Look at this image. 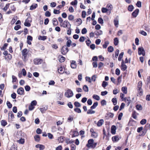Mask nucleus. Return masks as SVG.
<instances>
[{
  "mask_svg": "<svg viewBox=\"0 0 150 150\" xmlns=\"http://www.w3.org/2000/svg\"><path fill=\"white\" fill-rule=\"evenodd\" d=\"M113 8L112 6L110 4H108L106 8H104V13H106V14L109 15L111 13V11Z\"/></svg>",
  "mask_w": 150,
  "mask_h": 150,
  "instance_id": "obj_1",
  "label": "nucleus"
},
{
  "mask_svg": "<svg viewBox=\"0 0 150 150\" xmlns=\"http://www.w3.org/2000/svg\"><path fill=\"white\" fill-rule=\"evenodd\" d=\"M94 140L93 139H89L88 142L86 146L89 148H94L97 145V143H94Z\"/></svg>",
  "mask_w": 150,
  "mask_h": 150,
  "instance_id": "obj_2",
  "label": "nucleus"
},
{
  "mask_svg": "<svg viewBox=\"0 0 150 150\" xmlns=\"http://www.w3.org/2000/svg\"><path fill=\"white\" fill-rule=\"evenodd\" d=\"M28 53V50L26 48L24 49L22 51V59L23 61L25 62H26L28 59H27Z\"/></svg>",
  "mask_w": 150,
  "mask_h": 150,
  "instance_id": "obj_3",
  "label": "nucleus"
},
{
  "mask_svg": "<svg viewBox=\"0 0 150 150\" xmlns=\"http://www.w3.org/2000/svg\"><path fill=\"white\" fill-rule=\"evenodd\" d=\"M64 95L67 98H70L73 96L74 94L71 89H68L65 92Z\"/></svg>",
  "mask_w": 150,
  "mask_h": 150,
  "instance_id": "obj_4",
  "label": "nucleus"
},
{
  "mask_svg": "<svg viewBox=\"0 0 150 150\" xmlns=\"http://www.w3.org/2000/svg\"><path fill=\"white\" fill-rule=\"evenodd\" d=\"M69 50L67 47L65 46H63L61 49V52L63 55H65L68 51Z\"/></svg>",
  "mask_w": 150,
  "mask_h": 150,
  "instance_id": "obj_5",
  "label": "nucleus"
},
{
  "mask_svg": "<svg viewBox=\"0 0 150 150\" xmlns=\"http://www.w3.org/2000/svg\"><path fill=\"white\" fill-rule=\"evenodd\" d=\"M60 25L61 26L64 28H68V27H69V26H71V25L70 23L67 20L64 21L63 23H61Z\"/></svg>",
  "mask_w": 150,
  "mask_h": 150,
  "instance_id": "obj_6",
  "label": "nucleus"
},
{
  "mask_svg": "<svg viewBox=\"0 0 150 150\" xmlns=\"http://www.w3.org/2000/svg\"><path fill=\"white\" fill-rule=\"evenodd\" d=\"M138 50V53L139 55L142 54L143 56L145 55V51L143 47H139Z\"/></svg>",
  "mask_w": 150,
  "mask_h": 150,
  "instance_id": "obj_7",
  "label": "nucleus"
},
{
  "mask_svg": "<svg viewBox=\"0 0 150 150\" xmlns=\"http://www.w3.org/2000/svg\"><path fill=\"white\" fill-rule=\"evenodd\" d=\"M43 60L42 59H35L34 60V62L35 64L39 65L42 63Z\"/></svg>",
  "mask_w": 150,
  "mask_h": 150,
  "instance_id": "obj_8",
  "label": "nucleus"
},
{
  "mask_svg": "<svg viewBox=\"0 0 150 150\" xmlns=\"http://www.w3.org/2000/svg\"><path fill=\"white\" fill-rule=\"evenodd\" d=\"M17 92L20 95H23L24 92V90L22 87H21L18 89Z\"/></svg>",
  "mask_w": 150,
  "mask_h": 150,
  "instance_id": "obj_9",
  "label": "nucleus"
},
{
  "mask_svg": "<svg viewBox=\"0 0 150 150\" xmlns=\"http://www.w3.org/2000/svg\"><path fill=\"white\" fill-rule=\"evenodd\" d=\"M127 68V66L125 64L123 60H122L121 63V69L123 71H125Z\"/></svg>",
  "mask_w": 150,
  "mask_h": 150,
  "instance_id": "obj_10",
  "label": "nucleus"
},
{
  "mask_svg": "<svg viewBox=\"0 0 150 150\" xmlns=\"http://www.w3.org/2000/svg\"><path fill=\"white\" fill-rule=\"evenodd\" d=\"M124 100L125 102L127 103L128 106L129 105L131 102V100L129 97L125 98H124Z\"/></svg>",
  "mask_w": 150,
  "mask_h": 150,
  "instance_id": "obj_11",
  "label": "nucleus"
},
{
  "mask_svg": "<svg viewBox=\"0 0 150 150\" xmlns=\"http://www.w3.org/2000/svg\"><path fill=\"white\" fill-rule=\"evenodd\" d=\"M116 127L115 126L112 125L111 127V133L113 134H114L116 133Z\"/></svg>",
  "mask_w": 150,
  "mask_h": 150,
  "instance_id": "obj_12",
  "label": "nucleus"
},
{
  "mask_svg": "<svg viewBox=\"0 0 150 150\" xmlns=\"http://www.w3.org/2000/svg\"><path fill=\"white\" fill-rule=\"evenodd\" d=\"M139 12V10L138 9H137L132 13V16L134 17H136L137 15H138Z\"/></svg>",
  "mask_w": 150,
  "mask_h": 150,
  "instance_id": "obj_13",
  "label": "nucleus"
},
{
  "mask_svg": "<svg viewBox=\"0 0 150 150\" xmlns=\"http://www.w3.org/2000/svg\"><path fill=\"white\" fill-rule=\"evenodd\" d=\"M76 62L74 61H72L71 63V67L73 69H75L76 67Z\"/></svg>",
  "mask_w": 150,
  "mask_h": 150,
  "instance_id": "obj_14",
  "label": "nucleus"
},
{
  "mask_svg": "<svg viewBox=\"0 0 150 150\" xmlns=\"http://www.w3.org/2000/svg\"><path fill=\"white\" fill-rule=\"evenodd\" d=\"M142 83L141 81H139L138 84V88H139V90L140 91L141 93H142L141 90L142 89L141 88L142 86Z\"/></svg>",
  "mask_w": 150,
  "mask_h": 150,
  "instance_id": "obj_15",
  "label": "nucleus"
},
{
  "mask_svg": "<svg viewBox=\"0 0 150 150\" xmlns=\"http://www.w3.org/2000/svg\"><path fill=\"white\" fill-rule=\"evenodd\" d=\"M47 38V37L45 36L40 35L38 37V39L39 40H45Z\"/></svg>",
  "mask_w": 150,
  "mask_h": 150,
  "instance_id": "obj_16",
  "label": "nucleus"
},
{
  "mask_svg": "<svg viewBox=\"0 0 150 150\" xmlns=\"http://www.w3.org/2000/svg\"><path fill=\"white\" fill-rule=\"evenodd\" d=\"M103 123V120L100 119L99 120L97 123V126L98 127H100L102 125Z\"/></svg>",
  "mask_w": 150,
  "mask_h": 150,
  "instance_id": "obj_17",
  "label": "nucleus"
},
{
  "mask_svg": "<svg viewBox=\"0 0 150 150\" xmlns=\"http://www.w3.org/2000/svg\"><path fill=\"white\" fill-rule=\"evenodd\" d=\"M38 6V5L36 4H33L30 6V10H33L35 9Z\"/></svg>",
  "mask_w": 150,
  "mask_h": 150,
  "instance_id": "obj_18",
  "label": "nucleus"
},
{
  "mask_svg": "<svg viewBox=\"0 0 150 150\" xmlns=\"http://www.w3.org/2000/svg\"><path fill=\"white\" fill-rule=\"evenodd\" d=\"M53 24L54 26H56L58 24L57 19L56 18H54L52 19Z\"/></svg>",
  "mask_w": 150,
  "mask_h": 150,
  "instance_id": "obj_19",
  "label": "nucleus"
},
{
  "mask_svg": "<svg viewBox=\"0 0 150 150\" xmlns=\"http://www.w3.org/2000/svg\"><path fill=\"white\" fill-rule=\"evenodd\" d=\"M112 102L114 105H116L117 103V98L115 97L113 98L112 99Z\"/></svg>",
  "mask_w": 150,
  "mask_h": 150,
  "instance_id": "obj_20",
  "label": "nucleus"
},
{
  "mask_svg": "<svg viewBox=\"0 0 150 150\" xmlns=\"http://www.w3.org/2000/svg\"><path fill=\"white\" fill-rule=\"evenodd\" d=\"M47 109V107H45L42 108H40V110L42 113H44L45 111Z\"/></svg>",
  "mask_w": 150,
  "mask_h": 150,
  "instance_id": "obj_21",
  "label": "nucleus"
},
{
  "mask_svg": "<svg viewBox=\"0 0 150 150\" xmlns=\"http://www.w3.org/2000/svg\"><path fill=\"white\" fill-rule=\"evenodd\" d=\"M108 51L109 52H112L114 50L113 47L111 46H109L107 49Z\"/></svg>",
  "mask_w": 150,
  "mask_h": 150,
  "instance_id": "obj_22",
  "label": "nucleus"
},
{
  "mask_svg": "<svg viewBox=\"0 0 150 150\" xmlns=\"http://www.w3.org/2000/svg\"><path fill=\"white\" fill-rule=\"evenodd\" d=\"M119 43V40L117 38H115L114 39V44L115 45H117Z\"/></svg>",
  "mask_w": 150,
  "mask_h": 150,
  "instance_id": "obj_23",
  "label": "nucleus"
},
{
  "mask_svg": "<svg viewBox=\"0 0 150 150\" xmlns=\"http://www.w3.org/2000/svg\"><path fill=\"white\" fill-rule=\"evenodd\" d=\"M122 91L125 94H127V88L126 87H123L122 88Z\"/></svg>",
  "mask_w": 150,
  "mask_h": 150,
  "instance_id": "obj_24",
  "label": "nucleus"
},
{
  "mask_svg": "<svg viewBox=\"0 0 150 150\" xmlns=\"http://www.w3.org/2000/svg\"><path fill=\"white\" fill-rule=\"evenodd\" d=\"M5 58L6 60H10L12 58V56L11 54H8L7 55H6V56H5Z\"/></svg>",
  "mask_w": 150,
  "mask_h": 150,
  "instance_id": "obj_25",
  "label": "nucleus"
},
{
  "mask_svg": "<svg viewBox=\"0 0 150 150\" xmlns=\"http://www.w3.org/2000/svg\"><path fill=\"white\" fill-rule=\"evenodd\" d=\"M58 71L59 73L60 74H62L64 72L63 68L62 67H61L60 68H59L58 69Z\"/></svg>",
  "mask_w": 150,
  "mask_h": 150,
  "instance_id": "obj_26",
  "label": "nucleus"
},
{
  "mask_svg": "<svg viewBox=\"0 0 150 150\" xmlns=\"http://www.w3.org/2000/svg\"><path fill=\"white\" fill-rule=\"evenodd\" d=\"M92 97L94 99L97 100H100V97L98 95L94 94L93 96Z\"/></svg>",
  "mask_w": 150,
  "mask_h": 150,
  "instance_id": "obj_27",
  "label": "nucleus"
},
{
  "mask_svg": "<svg viewBox=\"0 0 150 150\" xmlns=\"http://www.w3.org/2000/svg\"><path fill=\"white\" fill-rule=\"evenodd\" d=\"M98 105V103L96 102L94 103L93 105L91 107V109H94Z\"/></svg>",
  "mask_w": 150,
  "mask_h": 150,
  "instance_id": "obj_28",
  "label": "nucleus"
},
{
  "mask_svg": "<svg viewBox=\"0 0 150 150\" xmlns=\"http://www.w3.org/2000/svg\"><path fill=\"white\" fill-rule=\"evenodd\" d=\"M112 139L113 142H117L119 140V138L118 136H115L112 137Z\"/></svg>",
  "mask_w": 150,
  "mask_h": 150,
  "instance_id": "obj_29",
  "label": "nucleus"
},
{
  "mask_svg": "<svg viewBox=\"0 0 150 150\" xmlns=\"http://www.w3.org/2000/svg\"><path fill=\"white\" fill-rule=\"evenodd\" d=\"M72 42L70 40H68L66 43V45L67 47H69L70 46Z\"/></svg>",
  "mask_w": 150,
  "mask_h": 150,
  "instance_id": "obj_30",
  "label": "nucleus"
},
{
  "mask_svg": "<svg viewBox=\"0 0 150 150\" xmlns=\"http://www.w3.org/2000/svg\"><path fill=\"white\" fill-rule=\"evenodd\" d=\"M93 109H91L88 110L87 112V114H94L95 112L94 110H92Z\"/></svg>",
  "mask_w": 150,
  "mask_h": 150,
  "instance_id": "obj_31",
  "label": "nucleus"
},
{
  "mask_svg": "<svg viewBox=\"0 0 150 150\" xmlns=\"http://www.w3.org/2000/svg\"><path fill=\"white\" fill-rule=\"evenodd\" d=\"M34 139L36 141L38 142L40 141V137L39 135H36L35 136H34Z\"/></svg>",
  "mask_w": 150,
  "mask_h": 150,
  "instance_id": "obj_32",
  "label": "nucleus"
},
{
  "mask_svg": "<svg viewBox=\"0 0 150 150\" xmlns=\"http://www.w3.org/2000/svg\"><path fill=\"white\" fill-rule=\"evenodd\" d=\"M73 133V134L72 135V137L77 136L79 134L78 132L77 131H74Z\"/></svg>",
  "mask_w": 150,
  "mask_h": 150,
  "instance_id": "obj_33",
  "label": "nucleus"
},
{
  "mask_svg": "<svg viewBox=\"0 0 150 150\" xmlns=\"http://www.w3.org/2000/svg\"><path fill=\"white\" fill-rule=\"evenodd\" d=\"M134 9V7L132 5H130L128 6V10L129 11H132Z\"/></svg>",
  "mask_w": 150,
  "mask_h": 150,
  "instance_id": "obj_34",
  "label": "nucleus"
},
{
  "mask_svg": "<svg viewBox=\"0 0 150 150\" xmlns=\"http://www.w3.org/2000/svg\"><path fill=\"white\" fill-rule=\"evenodd\" d=\"M124 54V52H121L119 55L118 57V60L120 61L122 59L123 57Z\"/></svg>",
  "mask_w": 150,
  "mask_h": 150,
  "instance_id": "obj_35",
  "label": "nucleus"
},
{
  "mask_svg": "<svg viewBox=\"0 0 150 150\" xmlns=\"http://www.w3.org/2000/svg\"><path fill=\"white\" fill-rule=\"evenodd\" d=\"M74 119V116L72 115L69 116V117L68 118V121L69 122H71Z\"/></svg>",
  "mask_w": 150,
  "mask_h": 150,
  "instance_id": "obj_36",
  "label": "nucleus"
},
{
  "mask_svg": "<svg viewBox=\"0 0 150 150\" xmlns=\"http://www.w3.org/2000/svg\"><path fill=\"white\" fill-rule=\"evenodd\" d=\"M83 89L85 91L88 92V88L86 85H84L83 87Z\"/></svg>",
  "mask_w": 150,
  "mask_h": 150,
  "instance_id": "obj_37",
  "label": "nucleus"
},
{
  "mask_svg": "<svg viewBox=\"0 0 150 150\" xmlns=\"http://www.w3.org/2000/svg\"><path fill=\"white\" fill-rule=\"evenodd\" d=\"M59 56H61V57L59 59V61L61 62H64L65 60V58L62 55H60Z\"/></svg>",
  "mask_w": 150,
  "mask_h": 150,
  "instance_id": "obj_38",
  "label": "nucleus"
},
{
  "mask_svg": "<svg viewBox=\"0 0 150 150\" xmlns=\"http://www.w3.org/2000/svg\"><path fill=\"white\" fill-rule=\"evenodd\" d=\"M95 34L96 35H99L102 34V31L99 30V31H95L94 32Z\"/></svg>",
  "mask_w": 150,
  "mask_h": 150,
  "instance_id": "obj_39",
  "label": "nucleus"
},
{
  "mask_svg": "<svg viewBox=\"0 0 150 150\" xmlns=\"http://www.w3.org/2000/svg\"><path fill=\"white\" fill-rule=\"evenodd\" d=\"M74 105L76 107H79L81 106V105L78 102H75L74 103Z\"/></svg>",
  "mask_w": 150,
  "mask_h": 150,
  "instance_id": "obj_40",
  "label": "nucleus"
},
{
  "mask_svg": "<svg viewBox=\"0 0 150 150\" xmlns=\"http://www.w3.org/2000/svg\"><path fill=\"white\" fill-rule=\"evenodd\" d=\"M114 22L115 25L116 27H118V21L117 19H114Z\"/></svg>",
  "mask_w": 150,
  "mask_h": 150,
  "instance_id": "obj_41",
  "label": "nucleus"
},
{
  "mask_svg": "<svg viewBox=\"0 0 150 150\" xmlns=\"http://www.w3.org/2000/svg\"><path fill=\"white\" fill-rule=\"evenodd\" d=\"M1 125L4 126H5L7 124V122L5 120H3L1 121Z\"/></svg>",
  "mask_w": 150,
  "mask_h": 150,
  "instance_id": "obj_42",
  "label": "nucleus"
},
{
  "mask_svg": "<svg viewBox=\"0 0 150 150\" xmlns=\"http://www.w3.org/2000/svg\"><path fill=\"white\" fill-rule=\"evenodd\" d=\"M146 122V120L145 119H143L140 122V123L142 125L145 124Z\"/></svg>",
  "mask_w": 150,
  "mask_h": 150,
  "instance_id": "obj_43",
  "label": "nucleus"
},
{
  "mask_svg": "<svg viewBox=\"0 0 150 150\" xmlns=\"http://www.w3.org/2000/svg\"><path fill=\"white\" fill-rule=\"evenodd\" d=\"M6 104L9 108H12V105L10 102L7 101L6 103Z\"/></svg>",
  "mask_w": 150,
  "mask_h": 150,
  "instance_id": "obj_44",
  "label": "nucleus"
},
{
  "mask_svg": "<svg viewBox=\"0 0 150 150\" xmlns=\"http://www.w3.org/2000/svg\"><path fill=\"white\" fill-rule=\"evenodd\" d=\"M18 143L21 144H23L24 143V139L21 138L18 141Z\"/></svg>",
  "mask_w": 150,
  "mask_h": 150,
  "instance_id": "obj_45",
  "label": "nucleus"
},
{
  "mask_svg": "<svg viewBox=\"0 0 150 150\" xmlns=\"http://www.w3.org/2000/svg\"><path fill=\"white\" fill-rule=\"evenodd\" d=\"M136 108L138 110H141L142 109V107L141 105H136Z\"/></svg>",
  "mask_w": 150,
  "mask_h": 150,
  "instance_id": "obj_46",
  "label": "nucleus"
},
{
  "mask_svg": "<svg viewBox=\"0 0 150 150\" xmlns=\"http://www.w3.org/2000/svg\"><path fill=\"white\" fill-rule=\"evenodd\" d=\"M77 2H78L77 0H74V1L71 2V4L73 6L76 5L77 4Z\"/></svg>",
  "mask_w": 150,
  "mask_h": 150,
  "instance_id": "obj_47",
  "label": "nucleus"
},
{
  "mask_svg": "<svg viewBox=\"0 0 150 150\" xmlns=\"http://www.w3.org/2000/svg\"><path fill=\"white\" fill-rule=\"evenodd\" d=\"M12 82H16L17 80V78L13 75H12Z\"/></svg>",
  "mask_w": 150,
  "mask_h": 150,
  "instance_id": "obj_48",
  "label": "nucleus"
},
{
  "mask_svg": "<svg viewBox=\"0 0 150 150\" xmlns=\"http://www.w3.org/2000/svg\"><path fill=\"white\" fill-rule=\"evenodd\" d=\"M69 30L67 31V34L68 35H70L71 33V26L68 27L67 28Z\"/></svg>",
  "mask_w": 150,
  "mask_h": 150,
  "instance_id": "obj_49",
  "label": "nucleus"
},
{
  "mask_svg": "<svg viewBox=\"0 0 150 150\" xmlns=\"http://www.w3.org/2000/svg\"><path fill=\"white\" fill-rule=\"evenodd\" d=\"M24 25L25 26L28 27H30L31 25V24L29 22H27L26 21H25V22L24 23Z\"/></svg>",
  "mask_w": 150,
  "mask_h": 150,
  "instance_id": "obj_50",
  "label": "nucleus"
},
{
  "mask_svg": "<svg viewBox=\"0 0 150 150\" xmlns=\"http://www.w3.org/2000/svg\"><path fill=\"white\" fill-rule=\"evenodd\" d=\"M74 110L76 112L78 113H80L81 112V110L80 108H76L74 109Z\"/></svg>",
  "mask_w": 150,
  "mask_h": 150,
  "instance_id": "obj_51",
  "label": "nucleus"
},
{
  "mask_svg": "<svg viewBox=\"0 0 150 150\" xmlns=\"http://www.w3.org/2000/svg\"><path fill=\"white\" fill-rule=\"evenodd\" d=\"M125 105V104L124 103H122L120 108L119 110H121L123 109L124 108Z\"/></svg>",
  "mask_w": 150,
  "mask_h": 150,
  "instance_id": "obj_52",
  "label": "nucleus"
},
{
  "mask_svg": "<svg viewBox=\"0 0 150 150\" xmlns=\"http://www.w3.org/2000/svg\"><path fill=\"white\" fill-rule=\"evenodd\" d=\"M9 150H17V147L15 145H13Z\"/></svg>",
  "mask_w": 150,
  "mask_h": 150,
  "instance_id": "obj_53",
  "label": "nucleus"
},
{
  "mask_svg": "<svg viewBox=\"0 0 150 150\" xmlns=\"http://www.w3.org/2000/svg\"><path fill=\"white\" fill-rule=\"evenodd\" d=\"M37 101L35 100H34L31 102L30 105L33 106H35L37 105Z\"/></svg>",
  "mask_w": 150,
  "mask_h": 150,
  "instance_id": "obj_54",
  "label": "nucleus"
},
{
  "mask_svg": "<svg viewBox=\"0 0 150 150\" xmlns=\"http://www.w3.org/2000/svg\"><path fill=\"white\" fill-rule=\"evenodd\" d=\"M45 15L46 17H50L51 16V13L49 11H47L45 13Z\"/></svg>",
  "mask_w": 150,
  "mask_h": 150,
  "instance_id": "obj_55",
  "label": "nucleus"
},
{
  "mask_svg": "<svg viewBox=\"0 0 150 150\" xmlns=\"http://www.w3.org/2000/svg\"><path fill=\"white\" fill-rule=\"evenodd\" d=\"M109 42L108 41H106L105 42V44H104V48H106L108 45H109Z\"/></svg>",
  "mask_w": 150,
  "mask_h": 150,
  "instance_id": "obj_56",
  "label": "nucleus"
},
{
  "mask_svg": "<svg viewBox=\"0 0 150 150\" xmlns=\"http://www.w3.org/2000/svg\"><path fill=\"white\" fill-rule=\"evenodd\" d=\"M74 18V16L71 15H70L68 16V19L69 20L72 21L73 20Z\"/></svg>",
  "mask_w": 150,
  "mask_h": 150,
  "instance_id": "obj_57",
  "label": "nucleus"
},
{
  "mask_svg": "<svg viewBox=\"0 0 150 150\" xmlns=\"http://www.w3.org/2000/svg\"><path fill=\"white\" fill-rule=\"evenodd\" d=\"M25 89L27 91H30V86L28 85L26 86H25Z\"/></svg>",
  "mask_w": 150,
  "mask_h": 150,
  "instance_id": "obj_58",
  "label": "nucleus"
},
{
  "mask_svg": "<svg viewBox=\"0 0 150 150\" xmlns=\"http://www.w3.org/2000/svg\"><path fill=\"white\" fill-rule=\"evenodd\" d=\"M21 28V26L19 25H17L15 26L14 28V29L16 30H18L19 29Z\"/></svg>",
  "mask_w": 150,
  "mask_h": 150,
  "instance_id": "obj_59",
  "label": "nucleus"
},
{
  "mask_svg": "<svg viewBox=\"0 0 150 150\" xmlns=\"http://www.w3.org/2000/svg\"><path fill=\"white\" fill-rule=\"evenodd\" d=\"M60 11L59 10H57L54 9L53 11V13L54 14H59L60 13Z\"/></svg>",
  "mask_w": 150,
  "mask_h": 150,
  "instance_id": "obj_60",
  "label": "nucleus"
},
{
  "mask_svg": "<svg viewBox=\"0 0 150 150\" xmlns=\"http://www.w3.org/2000/svg\"><path fill=\"white\" fill-rule=\"evenodd\" d=\"M16 95L15 93H13L11 95V97L13 99H15L16 98Z\"/></svg>",
  "mask_w": 150,
  "mask_h": 150,
  "instance_id": "obj_61",
  "label": "nucleus"
},
{
  "mask_svg": "<svg viewBox=\"0 0 150 150\" xmlns=\"http://www.w3.org/2000/svg\"><path fill=\"white\" fill-rule=\"evenodd\" d=\"M115 72V74L117 75H119L120 74V71L119 69L117 68V69H116Z\"/></svg>",
  "mask_w": 150,
  "mask_h": 150,
  "instance_id": "obj_62",
  "label": "nucleus"
},
{
  "mask_svg": "<svg viewBox=\"0 0 150 150\" xmlns=\"http://www.w3.org/2000/svg\"><path fill=\"white\" fill-rule=\"evenodd\" d=\"M87 30L85 28H83L81 30V33L83 34H85L87 33Z\"/></svg>",
  "mask_w": 150,
  "mask_h": 150,
  "instance_id": "obj_63",
  "label": "nucleus"
},
{
  "mask_svg": "<svg viewBox=\"0 0 150 150\" xmlns=\"http://www.w3.org/2000/svg\"><path fill=\"white\" fill-rule=\"evenodd\" d=\"M119 91V90H118L117 89H115L114 90H113V94L114 95L116 94L117 93H118Z\"/></svg>",
  "mask_w": 150,
  "mask_h": 150,
  "instance_id": "obj_64",
  "label": "nucleus"
}]
</instances>
